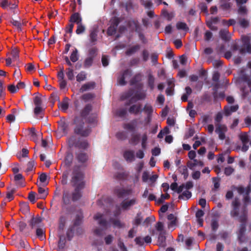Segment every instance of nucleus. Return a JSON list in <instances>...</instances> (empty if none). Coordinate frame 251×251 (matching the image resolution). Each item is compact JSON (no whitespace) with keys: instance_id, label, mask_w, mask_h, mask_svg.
I'll return each instance as SVG.
<instances>
[{"instance_id":"obj_1","label":"nucleus","mask_w":251,"mask_h":251,"mask_svg":"<svg viewBox=\"0 0 251 251\" xmlns=\"http://www.w3.org/2000/svg\"><path fill=\"white\" fill-rule=\"evenodd\" d=\"M92 105L87 104L81 109L79 114L76 115L74 119V124L75 125L74 133L82 137H87L91 133V129L89 126L84 127V121L90 124L96 125L97 116L90 112L92 110Z\"/></svg>"},{"instance_id":"obj_2","label":"nucleus","mask_w":251,"mask_h":251,"mask_svg":"<svg viewBox=\"0 0 251 251\" xmlns=\"http://www.w3.org/2000/svg\"><path fill=\"white\" fill-rule=\"evenodd\" d=\"M237 190L240 194H243L245 193L246 196L244 198V203L241 206L239 199L235 198L232 202L231 205L232 209L230 211V215L233 218L240 216L241 215L242 210L244 209V208H245L247 211V217H248L247 205L250 201V198L249 195L251 192V185H249L246 188H244L242 186H239L237 188Z\"/></svg>"},{"instance_id":"obj_3","label":"nucleus","mask_w":251,"mask_h":251,"mask_svg":"<svg viewBox=\"0 0 251 251\" xmlns=\"http://www.w3.org/2000/svg\"><path fill=\"white\" fill-rule=\"evenodd\" d=\"M84 174L81 171L80 165H75L73 169L70 180L72 186H77L79 185H83L85 187V182L83 180Z\"/></svg>"},{"instance_id":"obj_4","label":"nucleus","mask_w":251,"mask_h":251,"mask_svg":"<svg viewBox=\"0 0 251 251\" xmlns=\"http://www.w3.org/2000/svg\"><path fill=\"white\" fill-rule=\"evenodd\" d=\"M238 217L239 221L241 223L237 232L238 240L240 243L241 244L244 242L245 240V234L246 230V226L248 218V217H247V211L245 208H244V209L242 210L241 215Z\"/></svg>"},{"instance_id":"obj_5","label":"nucleus","mask_w":251,"mask_h":251,"mask_svg":"<svg viewBox=\"0 0 251 251\" xmlns=\"http://www.w3.org/2000/svg\"><path fill=\"white\" fill-rule=\"evenodd\" d=\"M251 36L244 35L242 37V45L239 49V53L245 55L247 53L251 54Z\"/></svg>"},{"instance_id":"obj_6","label":"nucleus","mask_w":251,"mask_h":251,"mask_svg":"<svg viewBox=\"0 0 251 251\" xmlns=\"http://www.w3.org/2000/svg\"><path fill=\"white\" fill-rule=\"evenodd\" d=\"M58 128L55 131V135L57 138H60L66 135L68 133L69 125L64 120H61L58 122Z\"/></svg>"},{"instance_id":"obj_7","label":"nucleus","mask_w":251,"mask_h":251,"mask_svg":"<svg viewBox=\"0 0 251 251\" xmlns=\"http://www.w3.org/2000/svg\"><path fill=\"white\" fill-rule=\"evenodd\" d=\"M51 97L53 98L52 101V105H54L55 100H58V107L62 111L66 112L69 108V98L65 97H64L62 102L59 101V97L56 95H51Z\"/></svg>"},{"instance_id":"obj_8","label":"nucleus","mask_w":251,"mask_h":251,"mask_svg":"<svg viewBox=\"0 0 251 251\" xmlns=\"http://www.w3.org/2000/svg\"><path fill=\"white\" fill-rule=\"evenodd\" d=\"M75 157L77 162L81 166H86L89 157L87 153L82 151H78L75 153Z\"/></svg>"},{"instance_id":"obj_9","label":"nucleus","mask_w":251,"mask_h":251,"mask_svg":"<svg viewBox=\"0 0 251 251\" xmlns=\"http://www.w3.org/2000/svg\"><path fill=\"white\" fill-rule=\"evenodd\" d=\"M114 193L118 198H123L131 195L133 190L131 188H116L114 190Z\"/></svg>"},{"instance_id":"obj_10","label":"nucleus","mask_w":251,"mask_h":251,"mask_svg":"<svg viewBox=\"0 0 251 251\" xmlns=\"http://www.w3.org/2000/svg\"><path fill=\"white\" fill-rule=\"evenodd\" d=\"M132 75V71L129 69H127L125 71L121 72L117 78V81L119 85L121 86L125 85L126 82L125 79L126 77H130Z\"/></svg>"},{"instance_id":"obj_11","label":"nucleus","mask_w":251,"mask_h":251,"mask_svg":"<svg viewBox=\"0 0 251 251\" xmlns=\"http://www.w3.org/2000/svg\"><path fill=\"white\" fill-rule=\"evenodd\" d=\"M73 187L75 188V189L72 193V200L73 201H76L82 197V190L84 189V187H83L82 184L79 185V186Z\"/></svg>"},{"instance_id":"obj_12","label":"nucleus","mask_w":251,"mask_h":251,"mask_svg":"<svg viewBox=\"0 0 251 251\" xmlns=\"http://www.w3.org/2000/svg\"><path fill=\"white\" fill-rule=\"evenodd\" d=\"M137 203V201L136 198H133L129 200H124L120 203V207L122 210L124 211L128 210L130 207Z\"/></svg>"},{"instance_id":"obj_13","label":"nucleus","mask_w":251,"mask_h":251,"mask_svg":"<svg viewBox=\"0 0 251 251\" xmlns=\"http://www.w3.org/2000/svg\"><path fill=\"white\" fill-rule=\"evenodd\" d=\"M215 132L219 135V138L221 140L225 139V132L226 130V127L225 125L220 124H215Z\"/></svg>"},{"instance_id":"obj_14","label":"nucleus","mask_w":251,"mask_h":251,"mask_svg":"<svg viewBox=\"0 0 251 251\" xmlns=\"http://www.w3.org/2000/svg\"><path fill=\"white\" fill-rule=\"evenodd\" d=\"M94 219L98 221V224L103 229H106L108 226V222L107 220L103 218V215L98 213L94 216Z\"/></svg>"},{"instance_id":"obj_15","label":"nucleus","mask_w":251,"mask_h":251,"mask_svg":"<svg viewBox=\"0 0 251 251\" xmlns=\"http://www.w3.org/2000/svg\"><path fill=\"white\" fill-rule=\"evenodd\" d=\"M96 87V83L94 81H89L83 84L79 89L80 93H83L85 91L94 89Z\"/></svg>"},{"instance_id":"obj_16","label":"nucleus","mask_w":251,"mask_h":251,"mask_svg":"<svg viewBox=\"0 0 251 251\" xmlns=\"http://www.w3.org/2000/svg\"><path fill=\"white\" fill-rule=\"evenodd\" d=\"M247 67L250 69V73L251 76V61H249L247 65ZM240 79L242 81L246 82L248 86L251 88V78L246 74L243 75Z\"/></svg>"},{"instance_id":"obj_17","label":"nucleus","mask_w":251,"mask_h":251,"mask_svg":"<svg viewBox=\"0 0 251 251\" xmlns=\"http://www.w3.org/2000/svg\"><path fill=\"white\" fill-rule=\"evenodd\" d=\"M137 126V120L133 119L129 123L125 124L123 125V128L126 130L134 131L135 130Z\"/></svg>"},{"instance_id":"obj_18","label":"nucleus","mask_w":251,"mask_h":251,"mask_svg":"<svg viewBox=\"0 0 251 251\" xmlns=\"http://www.w3.org/2000/svg\"><path fill=\"white\" fill-rule=\"evenodd\" d=\"M45 109L42 106H35L33 112L35 117L42 119L44 117Z\"/></svg>"},{"instance_id":"obj_19","label":"nucleus","mask_w":251,"mask_h":251,"mask_svg":"<svg viewBox=\"0 0 251 251\" xmlns=\"http://www.w3.org/2000/svg\"><path fill=\"white\" fill-rule=\"evenodd\" d=\"M83 219V213L81 210H79L73 221V226L75 227L80 226L82 223Z\"/></svg>"},{"instance_id":"obj_20","label":"nucleus","mask_w":251,"mask_h":251,"mask_svg":"<svg viewBox=\"0 0 251 251\" xmlns=\"http://www.w3.org/2000/svg\"><path fill=\"white\" fill-rule=\"evenodd\" d=\"M125 159L128 162H133L135 160L134 152L133 151H126L123 154Z\"/></svg>"},{"instance_id":"obj_21","label":"nucleus","mask_w":251,"mask_h":251,"mask_svg":"<svg viewBox=\"0 0 251 251\" xmlns=\"http://www.w3.org/2000/svg\"><path fill=\"white\" fill-rule=\"evenodd\" d=\"M82 18L78 12L73 13L70 17L69 22L71 23H76L77 25L82 23Z\"/></svg>"},{"instance_id":"obj_22","label":"nucleus","mask_w":251,"mask_h":251,"mask_svg":"<svg viewBox=\"0 0 251 251\" xmlns=\"http://www.w3.org/2000/svg\"><path fill=\"white\" fill-rule=\"evenodd\" d=\"M80 138H77L75 135L70 136L67 139V143L70 148L76 147Z\"/></svg>"},{"instance_id":"obj_23","label":"nucleus","mask_w":251,"mask_h":251,"mask_svg":"<svg viewBox=\"0 0 251 251\" xmlns=\"http://www.w3.org/2000/svg\"><path fill=\"white\" fill-rule=\"evenodd\" d=\"M142 111L141 105L140 104L132 105L128 109V112L130 114L134 115H137L138 113H141Z\"/></svg>"},{"instance_id":"obj_24","label":"nucleus","mask_w":251,"mask_h":251,"mask_svg":"<svg viewBox=\"0 0 251 251\" xmlns=\"http://www.w3.org/2000/svg\"><path fill=\"white\" fill-rule=\"evenodd\" d=\"M42 221V219L40 217H33L29 222V225L32 228L38 226Z\"/></svg>"},{"instance_id":"obj_25","label":"nucleus","mask_w":251,"mask_h":251,"mask_svg":"<svg viewBox=\"0 0 251 251\" xmlns=\"http://www.w3.org/2000/svg\"><path fill=\"white\" fill-rule=\"evenodd\" d=\"M161 15L168 21H171L175 16L174 12H169L165 8H164L161 10Z\"/></svg>"},{"instance_id":"obj_26","label":"nucleus","mask_w":251,"mask_h":251,"mask_svg":"<svg viewBox=\"0 0 251 251\" xmlns=\"http://www.w3.org/2000/svg\"><path fill=\"white\" fill-rule=\"evenodd\" d=\"M38 192L39 196L37 197V199H45L48 195V189H45L41 186L38 187Z\"/></svg>"},{"instance_id":"obj_27","label":"nucleus","mask_w":251,"mask_h":251,"mask_svg":"<svg viewBox=\"0 0 251 251\" xmlns=\"http://www.w3.org/2000/svg\"><path fill=\"white\" fill-rule=\"evenodd\" d=\"M89 144L86 140H81L80 138L78 141L76 148L82 150H86L88 148Z\"/></svg>"},{"instance_id":"obj_28","label":"nucleus","mask_w":251,"mask_h":251,"mask_svg":"<svg viewBox=\"0 0 251 251\" xmlns=\"http://www.w3.org/2000/svg\"><path fill=\"white\" fill-rule=\"evenodd\" d=\"M157 245L161 247H165L166 246V237L162 232H160L158 237Z\"/></svg>"},{"instance_id":"obj_29","label":"nucleus","mask_w":251,"mask_h":251,"mask_svg":"<svg viewBox=\"0 0 251 251\" xmlns=\"http://www.w3.org/2000/svg\"><path fill=\"white\" fill-rule=\"evenodd\" d=\"M187 166L190 169L192 170L193 168L197 166H203V163L202 161L194 159V162L188 161L187 163Z\"/></svg>"},{"instance_id":"obj_30","label":"nucleus","mask_w":251,"mask_h":251,"mask_svg":"<svg viewBox=\"0 0 251 251\" xmlns=\"http://www.w3.org/2000/svg\"><path fill=\"white\" fill-rule=\"evenodd\" d=\"M128 176V174L126 172H117L114 175V177L119 180L126 179Z\"/></svg>"},{"instance_id":"obj_31","label":"nucleus","mask_w":251,"mask_h":251,"mask_svg":"<svg viewBox=\"0 0 251 251\" xmlns=\"http://www.w3.org/2000/svg\"><path fill=\"white\" fill-rule=\"evenodd\" d=\"M8 190L6 193V198L9 201H10L14 199L13 194L16 192V189L15 188H11L10 186H8L7 188Z\"/></svg>"},{"instance_id":"obj_32","label":"nucleus","mask_w":251,"mask_h":251,"mask_svg":"<svg viewBox=\"0 0 251 251\" xmlns=\"http://www.w3.org/2000/svg\"><path fill=\"white\" fill-rule=\"evenodd\" d=\"M155 78L153 75L150 74L148 76V85L151 90H153L154 88Z\"/></svg>"},{"instance_id":"obj_33","label":"nucleus","mask_w":251,"mask_h":251,"mask_svg":"<svg viewBox=\"0 0 251 251\" xmlns=\"http://www.w3.org/2000/svg\"><path fill=\"white\" fill-rule=\"evenodd\" d=\"M109 221L113 224V226L115 227L121 228L125 227V224L121 223L120 220L118 219L110 218Z\"/></svg>"},{"instance_id":"obj_34","label":"nucleus","mask_w":251,"mask_h":251,"mask_svg":"<svg viewBox=\"0 0 251 251\" xmlns=\"http://www.w3.org/2000/svg\"><path fill=\"white\" fill-rule=\"evenodd\" d=\"M140 48V46L139 45H136L128 49L126 51V55L130 56L131 54L135 53Z\"/></svg>"},{"instance_id":"obj_35","label":"nucleus","mask_w":251,"mask_h":251,"mask_svg":"<svg viewBox=\"0 0 251 251\" xmlns=\"http://www.w3.org/2000/svg\"><path fill=\"white\" fill-rule=\"evenodd\" d=\"M176 27L178 30H182L185 32H187L189 28L185 23L178 22L176 24Z\"/></svg>"},{"instance_id":"obj_36","label":"nucleus","mask_w":251,"mask_h":251,"mask_svg":"<svg viewBox=\"0 0 251 251\" xmlns=\"http://www.w3.org/2000/svg\"><path fill=\"white\" fill-rule=\"evenodd\" d=\"M140 140V135L138 134L133 133L131 135L129 143L133 145H136Z\"/></svg>"},{"instance_id":"obj_37","label":"nucleus","mask_w":251,"mask_h":251,"mask_svg":"<svg viewBox=\"0 0 251 251\" xmlns=\"http://www.w3.org/2000/svg\"><path fill=\"white\" fill-rule=\"evenodd\" d=\"M58 243V249H64L66 245V237L64 235H59Z\"/></svg>"},{"instance_id":"obj_38","label":"nucleus","mask_w":251,"mask_h":251,"mask_svg":"<svg viewBox=\"0 0 251 251\" xmlns=\"http://www.w3.org/2000/svg\"><path fill=\"white\" fill-rule=\"evenodd\" d=\"M86 78L87 74L84 71H81L76 76V80L78 82L85 80Z\"/></svg>"},{"instance_id":"obj_39","label":"nucleus","mask_w":251,"mask_h":251,"mask_svg":"<svg viewBox=\"0 0 251 251\" xmlns=\"http://www.w3.org/2000/svg\"><path fill=\"white\" fill-rule=\"evenodd\" d=\"M141 80V75L140 73L136 74L130 80V85L133 86Z\"/></svg>"},{"instance_id":"obj_40","label":"nucleus","mask_w":251,"mask_h":251,"mask_svg":"<svg viewBox=\"0 0 251 251\" xmlns=\"http://www.w3.org/2000/svg\"><path fill=\"white\" fill-rule=\"evenodd\" d=\"M67 218L66 217L64 216H61L59 218V226H58V229L59 230H63L64 228L65 227L66 222Z\"/></svg>"},{"instance_id":"obj_41","label":"nucleus","mask_w":251,"mask_h":251,"mask_svg":"<svg viewBox=\"0 0 251 251\" xmlns=\"http://www.w3.org/2000/svg\"><path fill=\"white\" fill-rule=\"evenodd\" d=\"M70 60L72 62H76L79 58V56L78 54V50L77 49L75 48V50L72 52L70 55Z\"/></svg>"},{"instance_id":"obj_42","label":"nucleus","mask_w":251,"mask_h":251,"mask_svg":"<svg viewBox=\"0 0 251 251\" xmlns=\"http://www.w3.org/2000/svg\"><path fill=\"white\" fill-rule=\"evenodd\" d=\"M66 74L69 80H73L75 78L74 71L72 68L69 67L66 69Z\"/></svg>"},{"instance_id":"obj_43","label":"nucleus","mask_w":251,"mask_h":251,"mask_svg":"<svg viewBox=\"0 0 251 251\" xmlns=\"http://www.w3.org/2000/svg\"><path fill=\"white\" fill-rule=\"evenodd\" d=\"M179 172L183 175L184 179H186L188 176L187 167L185 166H181L179 167Z\"/></svg>"},{"instance_id":"obj_44","label":"nucleus","mask_w":251,"mask_h":251,"mask_svg":"<svg viewBox=\"0 0 251 251\" xmlns=\"http://www.w3.org/2000/svg\"><path fill=\"white\" fill-rule=\"evenodd\" d=\"M70 195L69 192H64L62 197V201L65 204H69L70 203Z\"/></svg>"},{"instance_id":"obj_45","label":"nucleus","mask_w":251,"mask_h":251,"mask_svg":"<svg viewBox=\"0 0 251 251\" xmlns=\"http://www.w3.org/2000/svg\"><path fill=\"white\" fill-rule=\"evenodd\" d=\"M228 31L227 29H221L219 32V34L221 39L225 41L228 40Z\"/></svg>"},{"instance_id":"obj_46","label":"nucleus","mask_w":251,"mask_h":251,"mask_svg":"<svg viewBox=\"0 0 251 251\" xmlns=\"http://www.w3.org/2000/svg\"><path fill=\"white\" fill-rule=\"evenodd\" d=\"M134 94V90L132 89H130L127 92H126L121 96L122 100H125L129 98L133 97Z\"/></svg>"},{"instance_id":"obj_47","label":"nucleus","mask_w":251,"mask_h":251,"mask_svg":"<svg viewBox=\"0 0 251 251\" xmlns=\"http://www.w3.org/2000/svg\"><path fill=\"white\" fill-rule=\"evenodd\" d=\"M142 220L143 218L141 216V213L138 212L133 221V224L138 226L141 223Z\"/></svg>"},{"instance_id":"obj_48","label":"nucleus","mask_w":251,"mask_h":251,"mask_svg":"<svg viewBox=\"0 0 251 251\" xmlns=\"http://www.w3.org/2000/svg\"><path fill=\"white\" fill-rule=\"evenodd\" d=\"M220 178L219 177H213L212 181L214 183V188L212 189V190L215 191H217L220 186Z\"/></svg>"},{"instance_id":"obj_49","label":"nucleus","mask_w":251,"mask_h":251,"mask_svg":"<svg viewBox=\"0 0 251 251\" xmlns=\"http://www.w3.org/2000/svg\"><path fill=\"white\" fill-rule=\"evenodd\" d=\"M221 7L223 10H228L231 7V3L226 0H220Z\"/></svg>"},{"instance_id":"obj_50","label":"nucleus","mask_w":251,"mask_h":251,"mask_svg":"<svg viewBox=\"0 0 251 251\" xmlns=\"http://www.w3.org/2000/svg\"><path fill=\"white\" fill-rule=\"evenodd\" d=\"M94 59L92 57H87L84 61L83 64V67L84 68H88L90 67L93 63Z\"/></svg>"},{"instance_id":"obj_51","label":"nucleus","mask_w":251,"mask_h":251,"mask_svg":"<svg viewBox=\"0 0 251 251\" xmlns=\"http://www.w3.org/2000/svg\"><path fill=\"white\" fill-rule=\"evenodd\" d=\"M191 192L188 190H186L183 192L182 194L179 195L178 199L179 200L184 199V198L185 197L186 200H188L191 197Z\"/></svg>"},{"instance_id":"obj_52","label":"nucleus","mask_w":251,"mask_h":251,"mask_svg":"<svg viewBox=\"0 0 251 251\" xmlns=\"http://www.w3.org/2000/svg\"><path fill=\"white\" fill-rule=\"evenodd\" d=\"M143 110L147 114V115H152L153 108L151 105L149 104H145Z\"/></svg>"},{"instance_id":"obj_53","label":"nucleus","mask_w":251,"mask_h":251,"mask_svg":"<svg viewBox=\"0 0 251 251\" xmlns=\"http://www.w3.org/2000/svg\"><path fill=\"white\" fill-rule=\"evenodd\" d=\"M127 114V110L126 108H120L117 110L116 115L121 118L125 117Z\"/></svg>"},{"instance_id":"obj_54","label":"nucleus","mask_w":251,"mask_h":251,"mask_svg":"<svg viewBox=\"0 0 251 251\" xmlns=\"http://www.w3.org/2000/svg\"><path fill=\"white\" fill-rule=\"evenodd\" d=\"M121 21L119 18L117 17H113L111 20V26L117 28Z\"/></svg>"},{"instance_id":"obj_55","label":"nucleus","mask_w":251,"mask_h":251,"mask_svg":"<svg viewBox=\"0 0 251 251\" xmlns=\"http://www.w3.org/2000/svg\"><path fill=\"white\" fill-rule=\"evenodd\" d=\"M85 30V26L81 23L77 25L75 32L77 34L83 33Z\"/></svg>"},{"instance_id":"obj_56","label":"nucleus","mask_w":251,"mask_h":251,"mask_svg":"<svg viewBox=\"0 0 251 251\" xmlns=\"http://www.w3.org/2000/svg\"><path fill=\"white\" fill-rule=\"evenodd\" d=\"M219 226V225L218 221L216 219H212L211 221V226L212 230L214 232H215L217 231Z\"/></svg>"},{"instance_id":"obj_57","label":"nucleus","mask_w":251,"mask_h":251,"mask_svg":"<svg viewBox=\"0 0 251 251\" xmlns=\"http://www.w3.org/2000/svg\"><path fill=\"white\" fill-rule=\"evenodd\" d=\"M74 26V24L73 23H70L67 25L65 28V30L66 34L69 33V37H71V34L73 32V28Z\"/></svg>"},{"instance_id":"obj_58","label":"nucleus","mask_w":251,"mask_h":251,"mask_svg":"<svg viewBox=\"0 0 251 251\" xmlns=\"http://www.w3.org/2000/svg\"><path fill=\"white\" fill-rule=\"evenodd\" d=\"M90 38L91 42L92 43H94L97 41V30H93L91 31L90 34Z\"/></svg>"},{"instance_id":"obj_59","label":"nucleus","mask_w":251,"mask_h":251,"mask_svg":"<svg viewBox=\"0 0 251 251\" xmlns=\"http://www.w3.org/2000/svg\"><path fill=\"white\" fill-rule=\"evenodd\" d=\"M239 24L242 27L244 28L248 27L249 25V21L244 18L240 19Z\"/></svg>"},{"instance_id":"obj_60","label":"nucleus","mask_w":251,"mask_h":251,"mask_svg":"<svg viewBox=\"0 0 251 251\" xmlns=\"http://www.w3.org/2000/svg\"><path fill=\"white\" fill-rule=\"evenodd\" d=\"M239 138L242 143H248L249 142V139L248 134L246 132L242 133Z\"/></svg>"},{"instance_id":"obj_61","label":"nucleus","mask_w":251,"mask_h":251,"mask_svg":"<svg viewBox=\"0 0 251 251\" xmlns=\"http://www.w3.org/2000/svg\"><path fill=\"white\" fill-rule=\"evenodd\" d=\"M33 103L35 106H42V100L40 96H36L33 99Z\"/></svg>"},{"instance_id":"obj_62","label":"nucleus","mask_w":251,"mask_h":251,"mask_svg":"<svg viewBox=\"0 0 251 251\" xmlns=\"http://www.w3.org/2000/svg\"><path fill=\"white\" fill-rule=\"evenodd\" d=\"M98 52V49L96 47H93L89 49V57H92V58H94L97 55V53Z\"/></svg>"},{"instance_id":"obj_63","label":"nucleus","mask_w":251,"mask_h":251,"mask_svg":"<svg viewBox=\"0 0 251 251\" xmlns=\"http://www.w3.org/2000/svg\"><path fill=\"white\" fill-rule=\"evenodd\" d=\"M132 97H134V100L136 101L138 100H143L146 97V94L144 92H139L135 94Z\"/></svg>"},{"instance_id":"obj_64","label":"nucleus","mask_w":251,"mask_h":251,"mask_svg":"<svg viewBox=\"0 0 251 251\" xmlns=\"http://www.w3.org/2000/svg\"><path fill=\"white\" fill-rule=\"evenodd\" d=\"M18 229L20 232H23L26 227V224L23 221L18 222L17 224Z\"/></svg>"}]
</instances>
